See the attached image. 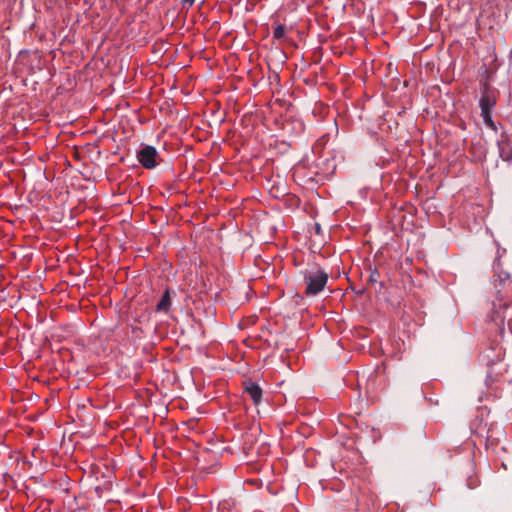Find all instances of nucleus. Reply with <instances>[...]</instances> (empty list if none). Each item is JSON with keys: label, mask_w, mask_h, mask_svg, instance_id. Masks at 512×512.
<instances>
[{"label": "nucleus", "mask_w": 512, "mask_h": 512, "mask_svg": "<svg viewBox=\"0 0 512 512\" xmlns=\"http://www.w3.org/2000/svg\"><path fill=\"white\" fill-rule=\"evenodd\" d=\"M497 103L496 91L490 87L489 84L484 83L482 94L479 100V107L481 110V117L484 124L494 131H497V126L492 120L491 111Z\"/></svg>", "instance_id": "1"}, {"label": "nucleus", "mask_w": 512, "mask_h": 512, "mask_svg": "<svg viewBox=\"0 0 512 512\" xmlns=\"http://www.w3.org/2000/svg\"><path fill=\"white\" fill-rule=\"evenodd\" d=\"M490 318L502 331L505 321H507L508 329L512 332V306L508 305L502 297H497L493 302Z\"/></svg>", "instance_id": "2"}, {"label": "nucleus", "mask_w": 512, "mask_h": 512, "mask_svg": "<svg viewBox=\"0 0 512 512\" xmlns=\"http://www.w3.org/2000/svg\"><path fill=\"white\" fill-rule=\"evenodd\" d=\"M304 281L306 283V294L317 295L327 284L328 274L319 267H315L305 271Z\"/></svg>", "instance_id": "3"}, {"label": "nucleus", "mask_w": 512, "mask_h": 512, "mask_svg": "<svg viewBox=\"0 0 512 512\" xmlns=\"http://www.w3.org/2000/svg\"><path fill=\"white\" fill-rule=\"evenodd\" d=\"M158 151L151 145H142L137 151L139 163L146 169H153L157 166Z\"/></svg>", "instance_id": "4"}, {"label": "nucleus", "mask_w": 512, "mask_h": 512, "mask_svg": "<svg viewBox=\"0 0 512 512\" xmlns=\"http://www.w3.org/2000/svg\"><path fill=\"white\" fill-rule=\"evenodd\" d=\"M497 146L499 150V156L503 161L511 162L512 161V145L509 142L508 135L503 133L501 138L497 141Z\"/></svg>", "instance_id": "5"}, {"label": "nucleus", "mask_w": 512, "mask_h": 512, "mask_svg": "<svg viewBox=\"0 0 512 512\" xmlns=\"http://www.w3.org/2000/svg\"><path fill=\"white\" fill-rule=\"evenodd\" d=\"M244 392L250 397L255 405H258L262 399V389L254 382H245Z\"/></svg>", "instance_id": "6"}, {"label": "nucleus", "mask_w": 512, "mask_h": 512, "mask_svg": "<svg viewBox=\"0 0 512 512\" xmlns=\"http://www.w3.org/2000/svg\"><path fill=\"white\" fill-rule=\"evenodd\" d=\"M171 306L170 290H166L156 305L157 312H168Z\"/></svg>", "instance_id": "7"}, {"label": "nucleus", "mask_w": 512, "mask_h": 512, "mask_svg": "<svg viewBox=\"0 0 512 512\" xmlns=\"http://www.w3.org/2000/svg\"><path fill=\"white\" fill-rule=\"evenodd\" d=\"M286 32L287 28L284 25L279 24L275 27L273 31V37L277 40H283L286 35Z\"/></svg>", "instance_id": "8"}, {"label": "nucleus", "mask_w": 512, "mask_h": 512, "mask_svg": "<svg viewBox=\"0 0 512 512\" xmlns=\"http://www.w3.org/2000/svg\"><path fill=\"white\" fill-rule=\"evenodd\" d=\"M494 268H495V275L494 277H496L500 283H504L506 280L509 279V274L507 272H503V271H498L497 268H498V263L495 261L494 263Z\"/></svg>", "instance_id": "9"}, {"label": "nucleus", "mask_w": 512, "mask_h": 512, "mask_svg": "<svg viewBox=\"0 0 512 512\" xmlns=\"http://www.w3.org/2000/svg\"><path fill=\"white\" fill-rule=\"evenodd\" d=\"M195 0H183L182 5L183 7H191L194 4Z\"/></svg>", "instance_id": "10"}, {"label": "nucleus", "mask_w": 512, "mask_h": 512, "mask_svg": "<svg viewBox=\"0 0 512 512\" xmlns=\"http://www.w3.org/2000/svg\"><path fill=\"white\" fill-rule=\"evenodd\" d=\"M375 275H376V272H373L370 276V280L371 281H376V278H375Z\"/></svg>", "instance_id": "11"}]
</instances>
